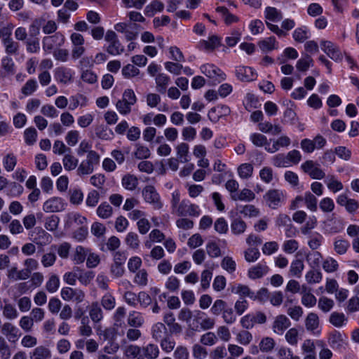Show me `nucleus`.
<instances>
[{
  "mask_svg": "<svg viewBox=\"0 0 359 359\" xmlns=\"http://www.w3.org/2000/svg\"><path fill=\"white\" fill-rule=\"evenodd\" d=\"M325 231L330 234L341 232L344 228V223L342 219L332 217L325 222Z\"/></svg>",
  "mask_w": 359,
  "mask_h": 359,
  "instance_id": "20",
  "label": "nucleus"
},
{
  "mask_svg": "<svg viewBox=\"0 0 359 359\" xmlns=\"http://www.w3.org/2000/svg\"><path fill=\"white\" fill-rule=\"evenodd\" d=\"M302 288V304L308 308L313 307L317 302L316 297L311 292L310 290L307 291L306 287L303 286Z\"/></svg>",
  "mask_w": 359,
  "mask_h": 359,
  "instance_id": "28",
  "label": "nucleus"
},
{
  "mask_svg": "<svg viewBox=\"0 0 359 359\" xmlns=\"http://www.w3.org/2000/svg\"><path fill=\"white\" fill-rule=\"evenodd\" d=\"M328 344L333 349L340 351L346 345V338L339 331H334L329 335Z\"/></svg>",
  "mask_w": 359,
  "mask_h": 359,
  "instance_id": "18",
  "label": "nucleus"
},
{
  "mask_svg": "<svg viewBox=\"0 0 359 359\" xmlns=\"http://www.w3.org/2000/svg\"><path fill=\"white\" fill-rule=\"evenodd\" d=\"M269 271V267L262 263H259L248 270V276L251 279H257L263 277Z\"/></svg>",
  "mask_w": 359,
  "mask_h": 359,
  "instance_id": "25",
  "label": "nucleus"
},
{
  "mask_svg": "<svg viewBox=\"0 0 359 359\" xmlns=\"http://www.w3.org/2000/svg\"><path fill=\"white\" fill-rule=\"evenodd\" d=\"M349 246V242L345 239L337 238L334 243V251L339 255L345 254Z\"/></svg>",
  "mask_w": 359,
  "mask_h": 359,
  "instance_id": "50",
  "label": "nucleus"
},
{
  "mask_svg": "<svg viewBox=\"0 0 359 359\" xmlns=\"http://www.w3.org/2000/svg\"><path fill=\"white\" fill-rule=\"evenodd\" d=\"M127 321L128 324L132 327H142L144 323V320L142 314L135 311H133L129 313Z\"/></svg>",
  "mask_w": 359,
  "mask_h": 359,
  "instance_id": "31",
  "label": "nucleus"
},
{
  "mask_svg": "<svg viewBox=\"0 0 359 359\" xmlns=\"http://www.w3.org/2000/svg\"><path fill=\"white\" fill-rule=\"evenodd\" d=\"M321 49L334 61H341L342 60V54L339 47L330 41H321Z\"/></svg>",
  "mask_w": 359,
  "mask_h": 359,
  "instance_id": "10",
  "label": "nucleus"
},
{
  "mask_svg": "<svg viewBox=\"0 0 359 359\" xmlns=\"http://www.w3.org/2000/svg\"><path fill=\"white\" fill-rule=\"evenodd\" d=\"M4 306L1 307L4 318L8 320H14L17 318L18 316V312L14 305L6 300H4Z\"/></svg>",
  "mask_w": 359,
  "mask_h": 359,
  "instance_id": "33",
  "label": "nucleus"
},
{
  "mask_svg": "<svg viewBox=\"0 0 359 359\" xmlns=\"http://www.w3.org/2000/svg\"><path fill=\"white\" fill-rule=\"evenodd\" d=\"M166 331L167 328L163 323H156L151 327V337L155 341H158L163 339V335Z\"/></svg>",
  "mask_w": 359,
  "mask_h": 359,
  "instance_id": "37",
  "label": "nucleus"
},
{
  "mask_svg": "<svg viewBox=\"0 0 359 359\" xmlns=\"http://www.w3.org/2000/svg\"><path fill=\"white\" fill-rule=\"evenodd\" d=\"M304 269V264L303 261L301 259H294L291 263L290 273L292 276L299 278L301 276Z\"/></svg>",
  "mask_w": 359,
  "mask_h": 359,
  "instance_id": "45",
  "label": "nucleus"
},
{
  "mask_svg": "<svg viewBox=\"0 0 359 359\" xmlns=\"http://www.w3.org/2000/svg\"><path fill=\"white\" fill-rule=\"evenodd\" d=\"M65 36L62 34L57 32L52 36H45L43 39V48L46 51H51L55 46H60L64 43Z\"/></svg>",
  "mask_w": 359,
  "mask_h": 359,
  "instance_id": "12",
  "label": "nucleus"
},
{
  "mask_svg": "<svg viewBox=\"0 0 359 359\" xmlns=\"http://www.w3.org/2000/svg\"><path fill=\"white\" fill-rule=\"evenodd\" d=\"M264 198L269 208L276 209L284 201L285 196L281 190L270 189L265 194Z\"/></svg>",
  "mask_w": 359,
  "mask_h": 359,
  "instance_id": "8",
  "label": "nucleus"
},
{
  "mask_svg": "<svg viewBox=\"0 0 359 359\" xmlns=\"http://www.w3.org/2000/svg\"><path fill=\"white\" fill-rule=\"evenodd\" d=\"M247 228L246 223L240 218H235L231 223V230L235 235L243 233Z\"/></svg>",
  "mask_w": 359,
  "mask_h": 359,
  "instance_id": "39",
  "label": "nucleus"
},
{
  "mask_svg": "<svg viewBox=\"0 0 359 359\" xmlns=\"http://www.w3.org/2000/svg\"><path fill=\"white\" fill-rule=\"evenodd\" d=\"M32 236L33 241L41 246L48 244L51 240V236L41 228H36Z\"/></svg>",
  "mask_w": 359,
  "mask_h": 359,
  "instance_id": "22",
  "label": "nucleus"
},
{
  "mask_svg": "<svg viewBox=\"0 0 359 359\" xmlns=\"http://www.w3.org/2000/svg\"><path fill=\"white\" fill-rule=\"evenodd\" d=\"M322 273L318 269H311L306 272L305 279L309 284L318 283L322 280Z\"/></svg>",
  "mask_w": 359,
  "mask_h": 359,
  "instance_id": "40",
  "label": "nucleus"
},
{
  "mask_svg": "<svg viewBox=\"0 0 359 359\" xmlns=\"http://www.w3.org/2000/svg\"><path fill=\"white\" fill-rule=\"evenodd\" d=\"M104 39L108 43L106 50L109 54L117 55L123 52V46L121 45L115 32L108 30L105 34Z\"/></svg>",
  "mask_w": 359,
  "mask_h": 359,
  "instance_id": "2",
  "label": "nucleus"
},
{
  "mask_svg": "<svg viewBox=\"0 0 359 359\" xmlns=\"http://www.w3.org/2000/svg\"><path fill=\"white\" fill-rule=\"evenodd\" d=\"M266 321V316L264 313L257 312L255 314H248L241 319V324L245 329H252L255 324H263Z\"/></svg>",
  "mask_w": 359,
  "mask_h": 359,
  "instance_id": "7",
  "label": "nucleus"
},
{
  "mask_svg": "<svg viewBox=\"0 0 359 359\" xmlns=\"http://www.w3.org/2000/svg\"><path fill=\"white\" fill-rule=\"evenodd\" d=\"M253 172V166L250 163H243L238 168V173L241 178L248 179Z\"/></svg>",
  "mask_w": 359,
  "mask_h": 359,
  "instance_id": "60",
  "label": "nucleus"
},
{
  "mask_svg": "<svg viewBox=\"0 0 359 359\" xmlns=\"http://www.w3.org/2000/svg\"><path fill=\"white\" fill-rule=\"evenodd\" d=\"M3 166L7 172H11L14 170L17 164V158L12 154H7L2 161Z\"/></svg>",
  "mask_w": 359,
  "mask_h": 359,
  "instance_id": "42",
  "label": "nucleus"
},
{
  "mask_svg": "<svg viewBox=\"0 0 359 359\" xmlns=\"http://www.w3.org/2000/svg\"><path fill=\"white\" fill-rule=\"evenodd\" d=\"M250 140L256 147H269L267 138L265 135L260 133H253L250 137Z\"/></svg>",
  "mask_w": 359,
  "mask_h": 359,
  "instance_id": "53",
  "label": "nucleus"
},
{
  "mask_svg": "<svg viewBox=\"0 0 359 359\" xmlns=\"http://www.w3.org/2000/svg\"><path fill=\"white\" fill-rule=\"evenodd\" d=\"M177 155L182 163H186L189 161V145L186 143L180 144L177 148Z\"/></svg>",
  "mask_w": 359,
  "mask_h": 359,
  "instance_id": "62",
  "label": "nucleus"
},
{
  "mask_svg": "<svg viewBox=\"0 0 359 359\" xmlns=\"http://www.w3.org/2000/svg\"><path fill=\"white\" fill-rule=\"evenodd\" d=\"M337 203L344 206L349 213H354L359 208V203L355 199L348 198L346 195L341 194L337 197Z\"/></svg>",
  "mask_w": 359,
  "mask_h": 359,
  "instance_id": "19",
  "label": "nucleus"
},
{
  "mask_svg": "<svg viewBox=\"0 0 359 359\" xmlns=\"http://www.w3.org/2000/svg\"><path fill=\"white\" fill-rule=\"evenodd\" d=\"M294 41L302 43L306 40L309 36V29L306 27L297 28L292 34Z\"/></svg>",
  "mask_w": 359,
  "mask_h": 359,
  "instance_id": "54",
  "label": "nucleus"
},
{
  "mask_svg": "<svg viewBox=\"0 0 359 359\" xmlns=\"http://www.w3.org/2000/svg\"><path fill=\"white\" fill-rule=\"evenodd\" d=\"M30 359H50L51 358V351L49 348L39 346L36 347L30 353Z\"/></svg>",
  "mask_w": 359,
  "mask_h": 359,
  "instance_id": "27",
  "label": "nucleus"
},
{
  "mask_svg": "<svg viewBox=\"0 0 359 359\" xmlns=\"http://www.w3.org/2000/svg\"><path fill=\"white\" fill-rule=\"evenodd\" d=\"M301 169L314 180H322L325 177V172L320 168V165L312 160H307L301 165Z\"/></svg>",
  "mask_w": 359,
  "mask_h": 359,
  "instance_id": "5",
  "label": "nucleus"
},
{
  "mask_svg": "<svg viewBox=\"0 0 359 359\" xmlns=\"http://www.w3.org/2000/svg\"><path fill=\"white\" fill-rule=\"evenodd\" d=\"M72 44L71 56L72 60H76L82 57L86 52L84 47L85 39L83 36L77 32H74L70 36Z\"/></svg>",
  "mask_w": 359,
  "mask_h": 359,
  "instance_id": "1",
  "label": "nucleus"
},
{
  "mask_svg": "<svg viewBox=\"0 0 359 359\" xmlns=\"http://www.w3.org/2000/svg\"><path fill=\"white\" fill-rule=\"evenodd\" d=\"M37 81L34 79H29L21 88V93L25 96L32 95L38 88Z\"/></svg>",
  "mask_w": 359,
  "mask_h": 359,
  "instance_id": "41",
  "label": "nucleus"
},
{
  "mask_svg": "<svg viewBox=\"0 0 359 359\" xmlns=\"http://www.w3.org/2000/svg\"><path fill=\"white\" fill-rule=\"evenodd\" d=\"M265 17L270 21H279L283 18L280 11L273 7H267L265 10Z\"/></svg>",
  "mask_w": 359,
  "mask_h": 359,
  "instance_id": "56",
  "label": "nucleus"
},
{
  "mask_svg": "<svg viewBox=\"0 0 359 359\" xmlns=\"http://www.w3.org/2000/svg\"><path fill=\"white\" fill-rule=\"evenodd\" d=\"M219 39L217 36L209 37L207 41H202L200 44L202 48L207 50H212L219 45Z\"/></svg>",
  "mask_w": 359,
  "mask_h": 359,
  "instance_id": "57",
  "label": "nucleus"
},
{
  "mask_svg": "<svg viewBox=\"0 0 359 359\" xmlns=\"http://www.w3.org/2000/svg\"><path fill=\"white\" fill-rule=\"evenodd\" d=\"M79 160L72 154V151L68 152L62 158L64 168L67 171L74 170L78 165Z\"/></svg>",
  "mask_w": 359,
  "mask_h": 359,
  "instance_id": "34",
  "label": "nucleus"
},
{
  "mask_svg": "<svg viewBox=\"0 0 359 359\" xmlns=\"http://www.w3.org/2000/svg\"><path fill=\"white\" fill-rule=\"evenodd\" d=\"M255 197V194L248 189H243L239 194H231V198L234 201H251Z\"/></svg>",
  "mask_w": 359,
  "mask_h": 359,
  "instance_id": "44",
  "label": "nucleus"
},
{
  "mask_svg": "<svg viewBox=\"0 0 359 359\" xmlns=\"http://www.w3.org/2000/svg\"><path fill=\"white\" fill-rule=\"evenodd\" d=\"M138 179L132 174L125 175L121 180V184L124 189L128 191L135 190L138 185Z\"/></svg>",
  "mask_w": 359,
  "mask_h": 359,
  "instance_id": "29",
  "label": "nucleus"
},
{
  "mask_svg": "<svg viewBox=\"0 0 359 359\" xmlns=\"http://www.w3.org/2000/svg\"><path fill=\"white\" fill-rule=\"evenodd\" d=\"M61 297L67 302H74L77 304L83 302L86 294L85 292L79 288H72L65 287L61 290Z\"/></svg>",
  "mask_w": 359,
  "mask_h": 359,
  "instance_id": "6",
  "label": "nucleus"
},
{
  "mask_svg": "<svg viewBox=\"0 0 359 359\" xmlns=\"http://www.w3.org/2000/svg\"><path fill=\"white\" fill-rule=\"evenodd\" d=\"M291 143V140L286 135H281L277 140H273L272 146L266 147L265 149L269 153H275L280 149V147H287Z\"/></svg>",
  "mask_w": 359,
  "mask_h": 359,
  "instance_id": "24",
  "label": "nucleus"
},
{
  "mask_svg": "<svg viewBox=\"0 0 359 359\" xmlns=\"http://www.w3.org/2000/svg\"><path fill=\"white\" fill-rule=\"evenodd\" d=\"M88 252V248L79 245L75 248L72 259L77 264H82L86 259Z\"/></svg>",
  "mask_w": 359,
  "mask_h": 359,
  "instance_id": "36",
  "label": "nucleus"
},
{
  "mask_svg": "<svg viewBox=\"0 0 359 359\" xmlns=\"http://www.w3.org/2000/svg\"><path fill=\"white\" fill-rule=\"evenodd\" d=\"M101 304L104 309L111 311L116 306L115 297L111 293H106L101 299Z\"/></svg>",
  "mask_w": 359,
  "mask_h": 359,
  "instance_id": "51",
  "label": "nucleus"
},
{
  "mask_svg": "<svg viewBox=\"0 0 359 359\" xmlns=\"http://www.w3.org/2000/svg\"><path fill=\"white\" fill-rule=\"evenodd\" d=\"M123 353L129 359H141V346L130 344L124 348Z\"/></svg>",
  "mask_w": 359,
  "mask_h": 359,
  "instance_id": "35",
  "label": "nucleus"
},
{
  "mask_svg": "<svg viewBox=\"0 0 359 359\" xmlns=\"http://www.w3.org/2000/svg\"><path fill=\"white\" fill-rule=\"evenodd\" d=\"M1 332L11 343H16L21 334L19 329L10 322H5L1 327Z\"/></svg>",
  "mask_w": 359,
  "mask_h": 359,
  "instance_id": "11",
  "label": "nucleus"
},
{
  "mask_svg": "<svg viewBox=\"0 0 359 359\" xmlns=\"http://www.w3.org/2000/svg\"><path fill=\"white\" fill-rule=\"evenodd\" d=\"M5 52L9 55H17L19 53L20 44L11 37V29L3 28V39H1Z\"/></svg>",
  "mask_w": 359,
  "mask_h": 359,
  "instance_id": "4",
  "label": "nucleus"
},
{
  "mask_svg": "<svg viewBox=\"0 0 359 359\" xmlns=\"http://www.w3.org/2000/svg\"><path fill=\"white\" fill-rule=\"evenodd\" d=\"M208 351L203 346L195 344L192 346V355L194 359H205L208 356Z\"/></svg>",
  "mask_w": 359,
  "mask_h": 359,
  "instance_id": "64",
  "label": "nucleus"
},
{
  "mask_svg": "<svg viewBox=\"0 0 359 359\" xmlns=\"http://www.w3.org/2000/svg\"><path fill=\"white\" fill-rule=\"evenodd\" d=\"M155 81L157 91L161 93H164L169 85L170 79L168 75L161 73L156 76Z\"/></svg>",
  "mask_w": 359,
  "mask_h": 359,
  "instance_id": "32",
  "label": "nucleus"
},
{
  "mask_svg": "<svg viewBox=\"0 0 359 359\" xmlns=\"http://www.w3.org/2000/svg\"><path fill=\"white\" fill-rule=\"evenodd\" d=\"M65 203L59 197H53L47 200L43 205V210L46 212H57L65 209Z\"/></svg>",
  "mask_w": 359,
  "mask_h": 359,
  "instance_id": "15",
  "label": "nucleus"
},
{
  "mask_svg": "<svg viewBox=\"0 0 359 359\" xmlns=\"http://www.w3.org/2000/svg\"><path fill=\"white\" fill-rule=\"evenodd\" d=\"M89 316L95 323H100L103 318V311L97 302H93L89 308Z\"/></svg>",
  "mask_w": 359,
  "mask_h": 359,
  "instance_id": "26",
  "label": "nucleus"
},
{
  "mask_svg": "<svg viewBox=\"0 0 359 359\" xmlns=\"http://www.w3.org/2000/svg\"><path fill=\"white\" fill-rule=\"evenodd\" d=\"M96 135L102 140H109L114 136L113 131L104 126H99L95 128Z\"/></svg>",
  "mask_w": 359,
  "mask_h": 359,
  "instance_id": "61",
  "label": "nucleus"
},
{
  "mask_svg": "<svg viewBox=\"0 0 359 359\" xmlns=\"http://www.w3.org/2000/svg\"><path fill=\"white\" fill-rule=\"evenodd\" d=\"M8 276L9 278L15 280H26L29 278V275L25 269L21 271H18L16 267H13L8 271Z\"/></svg>",
  "mask_w": 359,
  "mask_h": 359,
  "instance_id": "49",
  "label": "nucleus"
},
{
  "mask_svg": "<svg viewBox=\"0 0 359 359\" xmlns=\"http://www.w3.org/2000/svg\"><path fill=\"white\" fill-rule=\"evenodd\" d=\"M236 74L237 78L242 81L249 82L257 78V73L250 67L239 66L236 67Z\"/></svg>",
  "mask_w": 359,
  "mask_h": 359,
  "instance_id": "17",
  "label": "nucleus"
},
{
  "mask_svg": "<svg viewBox=\"0 0 359 359\" xmlns=\"http://www.w3.org/2000/svg\"><path fill=\"white\" fill-rule=\"evenodd\" d=\"M0 355L1 359H9L11 356V348L3 336H0Z\"/></svg>",
  "mask_w": 359,
  "mask_h": 359,
  "instance_id": "55",
  "label": "nucleus"
},
{
  "mask_svg": "<svg viewBox=\"0 0 359 359\" xmlns=\"http://www.w3.org/2000/svg\"><path fill=\"white\" fill-rule=\"evenodd\" d=\"M68 219V224L69 226L75 224L80 226H86V224L87 222V219L78 213L69 214Z\"/></svg>",
  "mask_w": 359,
  "mask_h": 359,
  "instance_id": "47",
  "label": "nucleus"
},
{
  "mask_svg": "<svg viewBox=\"0 0 359 359\" xmlns=\"http://www.w3.org/2000/svg\"><path fill=\"white\" fill-rule=\"evenodd\" d=\"M323 241V236L319 233L316 232L310 236L308 241V245L311 250H315L320 247Z\"/></svg>",
  "mask_w": 359,
  "mask_h": 359,
  "instance_id": "63",
  "label": "nucleus"
},
{
  "mask_svg": "<svg viewBox=\"0 0 359 359\" xmlns=\"http://www.w3.org/2000/svg\"><path fill=\"white\" fill-rule=\"evenodd\" d=\"M258 46L263 52H270L278 48V43L274 36H270L260 41Z\"/></svg>",
  "mask_w": 359,
  "mask_h": 359,
  "instance_id": "30",
  "label": "nucleus"
},
{
  "mask_svg": "<svg viewBox=\"0 0 359 359\" xmlns=\"http://www.w3.org/2000/svg\"><path fill=\"white\" fill-rule=\"evenodd\" d=\"M286 341L291 346H297L299 339V331L296 327L290 328L285 333Z\"/></svg>",
  "mask_w": 359,
  "mask_h": 359,
  "instance_id": "43",
  "label": "nucleus"
},
{
  "mask_svg": "<svg viewBox=\"0 0 359 359\" xmlns=\"http://www.w3.org/2000/svg\"><path fill=\"white\" fill-rule=\"evenodd\" d=\"M96 213L102 219H108L113 215V208L108 203L103 202L97 208Z\"/></svg>",
  "mask_w": 359,
  "mask_h": 359,
  "instance_id": "38",
  "label": "nucleus"
},
{
  "mask_svg": "<svg viewBox=\"0 0 359 359\" xmlns=\"http://www.w3.org/2000/svg\"><path fill=\"white\" fill-rule=\"evenodd\" d=\"M176 215L177 216H193L200 215V209L197 205L189 203L188 201L183 200L176 208Z\"/></svg>",
  "mask_w": 359,
  "mask_h": 359,
  "instance_id": "9",
  "label": "nucleus"
},
{
  "mask_svg": "<svg viewBox=\"0 0 359 359\" xmlns=\"http://www.w3.org/2000/svg\"><path fill=\"white\" fill-rule=\"evenodd\" d=\"M55 80L61 83L67 84L72 81L73 72L66 67H59L54 70Z\"/></svg>",
  "mask_w": 359,
  "mask_h": 359,
  "instance_id": "16",
  "label": "nucleus"
},
{
  "mask_svg": "<svg viewBox=\"0 0 359 359\" xmlns=\"http://www.w3.org/2000/svg\"><path fill=\"white\" fill-rule=\"evenodd\" d=\"M291 325L290 319L285 315H278L275 318L272 325V330L274 333L281 335Z\"/></svg>",
  "mask_w": 359,
  "mask_h": 359,
  "instance_id": "14",
  "label": "nucleus"
},
{
  "mask_svg": "<svg viewBox=\"0 0 359 359\" xmlns=\"http://www.w3.org/2000/svg\"><path fill=\"white\" fill-rule=\"evenodd\" d=\"M217 12L221 13L224 22L227 25L237 22L238 18L234 15L230 13L228 9L224 6H219L216 8Z\"/></svg>",
  "mask_w": 359,
  "mask_h": 359,
  "instance_id": "48",
  "label": "nucleus"
},
{
  "mask_svg": "<svg viewBox=\"0 0 359 359\" xmlns=\"http://www.w3.org/2000/svg\"><path fill=\"white\" fill-rule=\"evenodd\" d=\"M142 196L146 203L152 205L155 210H160L163 208V203L161 197L152 185H147L142 189Z\"/></svg>",
  "mask_w": 359,
  "mask_h": 359,
  "instance_id": "3",
  "label": "nucleus"
},
{
  "mask_svg": "<svg viewBox=\"0 0 359 359\" xmlns=\"http://www.w3.org/2000/svg\"><path fill=\"white\" fill-rule=\"evenodd\" d=\"M276 342L271 337H264L259 342V350L264 353L271 352L275 347Z\"/></svg>",
  "mask_w": 359,
  "mask_h": 359,
  "instance_id": "46",
  "label": "nucleus"
},
{
  "mask_svg": "<svg viewBox=\"0 0 359 359\" xmlns=\"http://www.w3.org/2000/svg\"><path fill=\"white\" fill-rule=\"evenodd\" d=\"M159 353V348L154 344L149 343L141 346V359H156Z\"/></svg>",
  "mask_w": 359,
  "mask_h": 359,
  "instance_id": "21",
  "label": "nucleus"
},
{
  "mask_svg": "<svg viewBox=\"0 0 359 359\" xmlns=\"http://www.w3.org/2000/svg\"><path fill=\"white\" fill-rule=\"evenodd\" d=\"M231 292L241 296L248 297L251 299L254 297V293L250 290L248 286L245 285L239 284L238 285L233 286Z\"/></svg>",
  "mask_w": 359,
  "mask_h": 359,
  "instance_id": "58",
  "label": "nucleus"
},
{
  "mask_svg": "<svg viewBox=\"0 0 359 359\" xmlns=\"http://www.w3.org/2000/svg\"><path fill=\"white\" fill-rule=\"evenodd\" d=\"M346 321L345 315L342 313L333 312L330 316V323L337 327H342Z\"/></svg>",
  "mask_w": 359,
  "mask_h": 359,
  "instance_id": "52",
  "label": "nucleus"
},
{
  "mask_svg": "<svg viewBox=\"0 0 359 359\" xmlns=\"http://www.w3.org/2000/svg\"><path fill=\"white\" fill-rule=\"evenodd\" d=\"M323 269L327 273H334L338 270L339 264L337 260L332 257H327L323 262Z\"/></svg>",
  "mask_w": 359,
  "mask_h": 359,
  "instance_id": "59",
  "label": "nucleus"
},
{
  "mask_svg": "<svg viewBox=\"0 0 359 359\" xmlns=\"http://www.w3.org/2000/svg\"><path fill=\"white\" fill-rule=\"evenodd\" d=\"M230 111V108L228 106L217 105L210 110L208 117L210 121L217 122L220 117L229 114Z\"/></svg>",
  "mask_w": 359,
  "mask_h": 359,
  "instance_id": "23",
  "label": "nucleus"
},
{
  "mask_svg": "<svg viewBox=\"0 0 359 359\" xmlns=\"http://www.w3.org/2000/svg\"><path fill=\"white\" fill-rule=\"evenodd\" d=\"M305 327L308 332L315 336L320 334V320L318 316L313 312L309 313L305 318Z\"/></svg>",
  "mask_w": 359,
  "mask_h": 359,
  "instance_id": "13",
  "label": "nucleus"
}]
</instances>
